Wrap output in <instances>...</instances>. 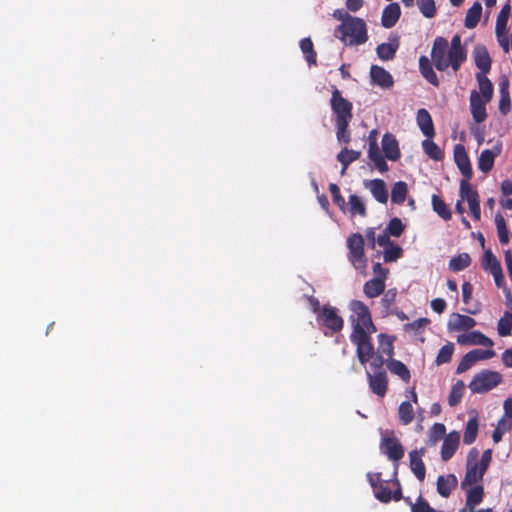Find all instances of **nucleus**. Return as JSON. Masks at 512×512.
Masks as SVG:
<instances>
[{
    "mask_svg": "<svg viewBox=\"0 0 512 512\" xmlns=\"http://www.w3.org/2000/svg\"><path fill=\"white\" fill-rule=\"evenodd\" d=\"M466 59L467 51L462 46L459 34L452 37L450 47L446 38L438 36L434 39L431 60L438 71H445L451 67L454 72H457Z\"/></svg>",
    "mask_w": 512,
    "mask_h": 512,
    "instance_id": "obj_1",
    "label": "nucleus"
},
{
    "mask_svg": "<svg viewBox=\"0 0 512 512\" xmlns=\"http://www.w3.org/2000/svg\"><path fill=\"white\" fill-rule=\"evenodd\" d=\"M330 106L335 116V129L337 141L341 144H349L351 141V132L349 124L353 118L352 103L342 96L341 91L337 87H333Z\"/></svg>",
    "mask_w": 512,
    "mask_h": 512,
    "instance_id": "obj_2",
    "label": "nucleus"
},
{
    "mask_svg": "<svg viewBox=\"0 0 512 512\" xmlns=\"http://www.w3.org/2000/svg\"><path fill=\"white\" fill-rule=\"evenodd\" d=\"M334 36L345 45H362L368 40L366 23L361 18L349 17L337 26Z\"/></svg>",
    "mask_w": 512,
    "mask_h": 512,
    "instance_id": "obj_3",
    "label": "nucleus"
},
{
    "mask_svg": "<svg viewBox=\"0 0 512 512\" xmlns=\"http://www.w3.org/2000/svg\"><path fill=\"white\" fill-rule=\"evenodd\" d=\"M351 311L349 321L351 323V334L361 332H376L377 328L372 320L371 312L368 306L360 300H352L348 306Z\"/></svg>",
    "mask_w": 512,
    "mask_h": 512,
    "instance_id": "obj_4",
    "label": "nucleus"
},
{
    "mask_svg": "<svg viewBox=\"0 0 512 512\" xmlns=\"http://www.w3.org/2000/svg\"><path fill=\"white\" fill-rule=\"evenodd\" d=\"M364 245V238L360 233H353L347 239L348 259L353 267L359 271H364L367 267Z\"/></svg>",
    "mask_w": 512,
    "mask_h": 512,
    "instance_id": "obj_5",
    "label": "nucleus"
},
{
    "mask_svg": "<svg viewBox=\"0 0 512 512\" xmlns=\"http://www.w3.org/2000/svg\"><path fill=\"white\" fill-rule=\"evenodd\" d=\"M374 332L350 334V341L356 346V354L362 365L368 363L374 356V346L371 335Z\"/></svg>",
    "mask_w": 512,
    "mask_h": 512,
    "instance_id": "obj_6",
    "label": "nucleus"
},
{
    "mask_svg": "<svg viewBox=\"0 0 512 512\" xmlns=\"http://www.w3.org/2000/svg\"><path fill=\"white\" fill-rule=\"evenodd\" d=\"M502 381L499 372L484 370L476 374L469 384L472 393H484L492 390Z\"/></svg>",
    "mask_w": 512,
    "mask_h": 512,
    "instance_id": "obj_7",
    "label": "nucleus"
},
{
    "mask_svg": "<svg viewBox=\"0 0 512 512\" xmlns=\"http://www.w3.org/2000/svg\"><path fill=\"white\" fill-rule=\"evenodd\" d=\"M479 451L476 447L470 449L466 460V473L461 482V488L471 486L483 479L485 473H482L481 466L478 463Z\"/></svg>",
    "mask_w": 512,
    "mask_h": 512,
    "instance_id": "obj_8",
    "label": "nucleus"
},
{
    "mask_svg": "<svg viewBox=\"0 0 512 512\" xmlns=\"http://www.w3.org/2000/svg\"><path fill=\"white\" fill-rule=\"evenodd\" d=\"M318 321L332 333L340 332L344 326V320L338 314L337 308L329 305L322 306L318 315Z\"/></svg>",
    "mask_w": 512,
    "mask_h": 512,
    "instance_id": "obj_9",
    "label": "nucleus"
},
{
    "mask_svg": "<svg viewBox=\"0 0 512 512\" xmlns=\"http://www.w3.org/2000/svg\"><path fill=\"white\" fill-rule=\"evenodd\" d=\"M510 11H511L510 4L504 5L497 16L496 25H495V34H496L497 41L505 53H508L509 49H510L509 39L506 36L507 23H508Z\"/></svg>",
    "mask_w": 512,
    "mask_h": 512,
    "instance_id": "obj_10",
    "label": "nucleus"
},
{
    "mask_svg": "<svg viewBox=\"0 0 512 512\" xmlns=\"http://www.w3.org/2000/svg\"><path fill=\"white\" fill-rule=\"evenodd\" d=\"M370 485L373 488L375 497L383 503H388L392 500V490L389 487L391 481H384L381 478V473H369L367 475Z\"/></svg>",
    "mask_w": 512,
    "mask_h": 512,
    "instance_id": "obj_11",
    "label": "nucleus"
},
{
    "mask_svg": "<svg viewBox=\"0 0 512 512\" xmlns=\"http://www.w3.org/2000/svg\"><path fill=\"white\" fill-rule=\"evenodd\" d=\"M367 379L371 391L379 397H384L388 390V378L385 370L374 372L371 374L367 372Z\"/></svg>",
    "mask_w": 512,
    "mask_h": 512,
    "instance_id": "obj_12",
    "label": "nucleus"
},
{
    "mask_svg": "<svg viewBox=\"0 0 512 512\" xmlns=\"http://www.w3.org/2000/svg\"><path fill=\"white\" fill-rule=\"evenodd\" d=\"M454 161L463 175V178L471 179L473 176L471 162L466 149L462 144H457L454 147Z\"/></svg>",
    "mask_w": 512,
    "mask_h": 512,
    "instance_id": "obj_13",
    "label": "nucleus"
},
{
    "mask_svg": "<svg viewBox=\"0 0 512 512\" xmlns=\"http://www.w3.org/2000/svg\"><path fill=\"white\" fill-rule=\"evenodd\" d=\"M382 452L392 461L397 463L404 456V448L395 437H387L381 443Z\"/></svg>",
    "mask_w": 512,
    "mask_h": 512,
    "instance_id": "obj_14",
    "label": "nucleus"
},
{
    "mask_svg": "<svg viewBox=\"0 0 512 512\" xmlns=\"http://www.w3.org/2000/svg\"><path fill=\"white\" fill-rule=\"evenodd\" d=\"M488 102L489 101L482 99L476 90H473L471 92V94H470V110H471L473 119L477 123H482L486 120L487 112H486L485 105Z\"/></svg>",
    "mask_w": 512,
    "mask_h": 512,
    "instance_id": "obj_15",
    "label": "nucleus"
},
{
    "mask_svg": "<svg viewBox=\"0 0 512 512\" xmlns=\"http://www.w3.org/2000/svg\"><path fill=\"white\" fill-rule=\"evenodd\" d=\"M457 342L460 345H480L491 348L494 345L492 339L481 333L480 331H471L458 335Z\"/></svg>",
    "mask_w": 512,
    "mask_h": 512,
    "instance_id": "obj_16",
    "label": "nucleus"
},
{
    "mask_svg": "<svg viewBox=\"0 0 512 512\" xmlns=\"http://www.w3.org/2000/svg\"><path fill=\"white\" fill-rule=\"evenodd\" d=\"M370 78L372 84L384 89H389L394 85L392 75L383 67L378 65H372L370 67Z\"/></svg>",
    "mask_w": 512,
    "mask_h": 512,
    "instance_id": "obj_17",
    "label": "nucleus"
},
{
    "mask_svg": "<svg viewBox=\"0 0 512 512\" xmlns=\"http://www.w3.org/2000/svg\"><path fill=\"white\" fill-rule=\"evenodd\" d=\"M424 453V448H421L419 450H412L409 453L410 469L412 470L415 477L421 482L424 481L426 475L425 464L422 460Z\"/></svg>",
    "mask_w": 512,
    "mask_h": 512,
    "instance_id": "obj_18",
    "label": "nucleus"
},
{
    "mask_svg": "<svg viewBox=\"0 0 512 512\" xmlns=\"http://www.w3.org/2000/svg\"><path fill=\"white\" fill-rule=\"evenodd\" d=\"M365 187L368 188L375 198L381 204H386L388 201V190L384 180L382 179H373L369 181H365Z\"/></svg>",
    "mask_w": 512,
    "mask_h": 512,
    "instance_id": "obj_19",
    "label": "nucleus"
},
{
    "mask_svg": "<svg viewBox=\"0 0 512 512\" xmlns=\"http://www.w3.org/2000/svg\"><path fill=\"white\" fill-rule=\"evenodd\" d=\"M460 442V435L458 432L449 433L441 447V458L443 461H448L455 454Z\"/></svg>",
    "mask_w": 512,
    "mask_h": 512,
    "instance_id": "obj_20",
    "label": "nucleus"
},
{
    "mask_svg": "<svg viewBox=\"0 0 512 512\" xmlns=\"http://www.w3.org/2000/svg\"><path fill=\"white\" fill-rule=\"evenodd\" d=\"M382 149L385 157L397 161L401 157L398 141L394 135L386 133L382 138Z\"/></svg>",
    "mask_w": 512,
    "mask_h": 512,
    "instance_id": "obj_21",
    "label": "nucleus"
},
{
    "mask_svg": "<svg viewBox=\"0 0 512 512\" xmlns=\"http://www.w3.org/2000/svg\"><path fill=\"white\" fill-rule=\"evenodd\" d=\"M476 326V320L470 316L454 313L449 322L448 329L450 331L469 330Z\"/></svg>",
    "mask_w": 512,
    "mask_h": 512,
    "instance_id": "obj_22",
    "label": "nucleus"
},
{
    "mask_svg": "<svg viewBox=\"0 0 512 512\" xmlns=\"http://www.w3.org/2000/svg\"><path fill=\"white\" fill-rule=\"evenodd\" d=\"M501 147L495 146L493 150L485 149L481 152L478 158V168L483 173H488L492 170L495 158L500 154Z\"/></svg>",
    "mask_w": 512,
    "mask_h": 512,
    "instance_id": "obj_23",
    "label": "nucleus"
},
{
    "mask_svg": "<svg viewBox=\"0 0 512 512\" xmlns=\"http://www.w3.org/2000/svg\"><path fill=\"white\" fill-rule=\"evenodd\" d=\"M416 120L424 136H426L427 138L434 137L435 129L433 120L430 113L426 109L421 108L417 111Z\"/></svg>",
    "mask_w": 512,
    "mask_h": 512,
    "instance_id": "obj_24",
    "label": "nucleus"
},
{
    "mask_svg": "<svg viewBox=\"0 0 512 512\" xmlns=\"http://www.w3.org/2000/svg\"><path fill=\"white\" fill-rule=\"evenodd\" d=\"M401 9L398 3H390L387 5L381 17V24L384 28H392L399 20Z\"/></svg>",
    "mask_w": 512,
    "mask_h": 512,
    "instance_id": "obj_25",
    "label": "nucleus"
},
{
    "mask_svg": "<svg viewBox=\"0 0 512 512\" xmlns=\"http://www.w3.org/2000/svg\"><path fill=\"white\" fill-rule=\"evenodd\" d=\"M457 485L458 480L454 474H448L447 476L440 475L437 479V492L442 497L447 498Z\"/></svg>",
    "mask_w": 512,
    "mask_h": 512,
    "instance_id": "obj_26",
    "label": "nucleus"
},
{
    "mask_svg": "<svg viewBox=\"0 0 512 512\" xmlns=\"http://www.w3.org/2000/svg\"><path fill=\"white\" fill-rule=\"evenodd\" d=\"M399 48V39L394 37L389 43H381L376 48L377 56L382 61H389L395 58L396 52Z\"/></svg>",
    "mask_w": 512,
    "mask_h": 512,
    "instance_id": "obj_27",
    "label": "nucleus"
},
{
    "mask_svg": "<svg viewBox=\"0 0 512 512\" xmlns=\"http://www.w3.org/2000/svg\"><path fill=\"white\" fill-rule=\"evenodd\" d=\"M475 65L483 75L491 69V58L484 46H477L474 51Z\"/></svg>",
    "mask_w": 512,
    "mask_h": 512,
    "instance_id": "obj_28",
    "label": "nucleus"
},
{
    "mask_svg": "<svg viewBox=\"0 0 512 512\" xmlns=\"http://www.w3.org/2000/svg\"><path fill=\"white\" fill-rule=\"evenodd\" d=\"M419 70L425 80L435 87L439 86L438 76L433 70L432 63L428 57L423 55L419 58Z\"/></svg>",
    "mask_w": 512,
    "mask_h": 512,
    "instance_id": "obj_29",
    "label": "nucleus"
},
{
    "mask_svg": "<svg viewBox=\"0 0 512 512\" xmlns=\"http://www.w3.org/2000/svg\"><path fill=\"white\" fill-rule=\"evenodd\" d=\"M385 281L380 277H374L367 282H365L363 286V292L368 298H376L382 295L385 291Z\"/></svg>",
    "mask_w": 512,
    "mask_h": 512,
    "instance_id": "obj_30",
    "label": "nucleus"
},
{
    "mask_svg": "<svg viewBox=\"0 0 512 512\" xmlns=\"http://www.w3.org/2000/svg\"><path fill=\"white\" fill-rule=\"evenodd\" d=\"M368 156L370 160L374 163L375 167L381 172L385 173L388 171L389 167L384 156L381 154L377 142L375 140L369 143Z\"/></svg>",
    "mask_w": 512,
    "mask_h": 512,
    "instance_id": "obj_31",
    "label": "nucleus"
},
{
    "mask_svg": "<svg viewBox=\"0 0 512 512\" xmlns=\"http://www.w3.org/2000/svg\"><path fill=\"white\" fill-rule=\"evenodd\" d=\"M398 291L396 288L388 289L386 292L384 291L383 296L381 298L380 304L382 307V315L387 317L391 315L394 309H396V299H397Z\"/></svg>",
    "mask_w": 512,
    "mask_h": 512,
    "instance_id": "obj_32",
    "label": "nucleus"
},
{
    "mask_svg": "<svg viewBox=\"0 0 512 512\" xmlns=\"http://www.w3.org/2000/svg\"><path fill=\"white\" fill-rule=\"evenodd\" d=\"M484 487L482 485H475L467 491L466 494V508L473 510L484 499Z\"/></svg>",
    "mask_w": 512,
    "mask_h": 512,
    "instance_id": "obj_33",
    "label": "nucleus"
},
{
    "mask_svg": "<svg viewBox=\"0 0 512 512\" xmlns=\"http://www.w3.org/2000/svg\"><path fill=\"white\" fill-rule=\"evenodd\" d=\"M387 368L392 374L400 377L401 380L408 383L411 379V374L407 366L400 360L390 359L387 360Z\"/></svg>",
    "mask_w": 512,
    "mask_h": 512,
    "instance_id": "obj_34",
    "label": "nucleus"
},
{
    "mask_svg": "<svg viewBox=\"0 0 512 512\" xmlns=\"http://www.w3.org/2000/svg\"><path fill=\"white\" fill-rule=\"evenodd\" d=\"M481 15H482V5L480 2H475L468 9V11L466 13L465 20H464L465 27L468 29L475 28L481 19Z\"/></svg>",
    "mask_w": 512,
    "mask_h": 512,
    "instance_id": "obj_35",
    "label": "nucleus"
},
{
    "mask_svg": "<svg viewBox=\"0 0 512 512\" xmlns=\"http://www.w3.org/2000/svg\"><path fill=\"white\" fill-rule=\"evenodd\" d=\"M379 347L378 354L387 356L388 358H392L394 354V337H391L387 334L380 333L378 335Z\"/></svg>",
    "mask_w": 512,
    "mask_h": 512,
    "instance_id": "obj_36",
    "label": "nucleus"
},
{
    "mask_svg": "<svg viewBox=\"0 0 512 512\" xmlns=\"http://www.w3.org/2000/svg\"><path fill=\"white\" fill-rule=\"evenodd\" d=\"M427 138L422 142V148L426 155L434 161H441L444 158L442 149L432 140Z\"/></svg>",
    "mask_w": 512,
    "mask_h": 512,
    "instance_id": "obj_37",
    "label": "nucleus"
},
{
    "mask_svg": "<svg viewBox=\"0 0 512 512\" xmlns=\"http://www.w3.org/2000/svg\"><path fill=\"white\" fill-rule=\"evenodd\" d=\"M471 264V257L468 253H460L449 261V269L453 272H459L466 269Z\"/></svg>",
    "mask_w": 512,
    "mask_h": 512,
    "instance_id": "obj_38",
    "label": "nucleus"
},
{
    "mask_svg": "<svg viewBox=\"0 0 512 512\" xmlns=\"http://www.w3.org/2000/svg\"><path fill=\"white\" fill-rule=\"evenodd\" d=\"M408 193L407 183L398 181L394 184L391 191V201L395 204H402L406 200Z\"/></svg>",
    "mask_w": 512,
    "mask_h": 512,
    "instance_id": "obj_39",
    "label": "nucleus"
},
{
    "mask_svg": "<svg viewBox=\"0 0 512 512\" xmlns=\"http://www.w3.org/2000/svg\"><path fill=\"white\" fill-rule=\"evenodd\" d=\"M479 89L482 94V99H485L486 101H491L493 97V84L492 82L482 73H477L476 75Z\"/></svg>",
    "mask_w": 512,
    "mask_h": 512,
    "instance_id": "obj_40",
    "label": "nucleus"
},
{
    "mask_svg": "<svg viewBox=\"0 0 512 512\" xmlns=\"http://www.w3.org/2000/svg\"><path fill=\"white\" fill-rule=\"evenodd\" d=\"M433 210L444 220L448 221L452 218V214L446 203L436 194L432 195Z\"/></svg>",
    "mask_w": 512,
    "mask_h": 512,
    "instance_id": "obj_41",
    "label": "nucleus"
},
{
    "mask_svg": "<svg viewBox=\"0 0 512 512\" xmlns=\"http://www.w3.org/2000/svg\"><path fill=\"white\" fill-rule=\"evenodd\" d=\"M300 48L303 54L305 55L306 61L309 65H316V52L314 50L313 42L310 38H304L300 41Z\"/></svg>",
    "mask_w": 512,
    "mask_h": 512,
    "instance_id": "obj_42",
    "label": "nucleus"
},
{
    "mask_svg": "<svg viewBox=\"0 0 512 512\" xmlns=\"http://www.w3.org/2000/svg\"><path fill=\"white\" fill-rule=\"evenodd\" d=\"M399 421L403 425H408L414 420V410L409 401H404L398 409Z\"/></svg>",
    "mask_w": 512,
    "mask_h": 512,
    "instance_id": "obj_43",
    "label": "nucleus"
},
{
    "mask_svg": "<svg viewBox=\"0 0 512 512\" xmlns=\"http://www.w3.org/2000/svg\"><path fill=\"white\" fill-rule=\"evenodd\" d=\"M361 153L359 151L343 148L337 155V160L347 169L348 166L360 158Z\"/></svg>",
    "mask_w": 512,
    "mask_h": 512,
    "instance_id": "obj_44",
    "label": "nucleus"
},
{
    "mask_svg": "<svg viewBox=\"0 0 512 512\" xmlns=\"http://www.w3.org/2000/svg\"><path fill=\"white\" fill-rule=\"evenodd\" d=\"M477 433H478V421H477V418L474 417V418L469 419L466 424V428H465L464 435H463L464 444H466V445L472 444L477 437Z\"/></svg>",
    "mask_w": 512,
    "mask_h": 512,
    "instance_id": "obj_45",
    "label": "nucleus"
},
{
    "mask_svg": "<svg viewBox=\"0 0 512 512\" xmlns=\"http://www.w3.org/2000/svg\"><path fill=\"white\" fill-rule=\"evenodd\" d=\"M495 224L498 232L499 241L502 245H506L509 243V232L506 226V221L504 217L497 213L495 216Z\"/></svg>",
    "mask_w": 512,
    "mask_h": 512,
    "instance_id": "obj_46",
    "label": "nucleus"
},
{
    "mask_svg": "<svg viewBox=\"0 0 512 512\" xmlns=\"http://www.w3.org/2000/svg\"><path fill=\"white\" fill-rule=\"evenodd\" d=\"M482 267L484 270L494 273L502 269L499 260L493 255L490 250L484 252Z\"/></svg>",
    "mask_w": 512,
    "mask_h": 512,
    "instance_id": "obj_47",
    "label": "nucleus"
},
{
    "mask_svg": "<svg viewBox=\"0 0 512 512\" xmlns=\"http://www.w3.org/2000/svg\"><path fill=\"white\" fill-rule=\"evenodd\" d=\"M465 391L463 381L458 380L453 386L449 394L448 403L451 407L456 406L462 399Z\"/></svg>",
    "mask_w": 512,
    "mask_h": 512,
    "instance_id": "obj_48",
    "label": "nucleus"
},
{
    "mask_svg": "<svg viewBox=\"0 0 512 512\" xmlns=\"http://www.w3.org/2000/svg\"><path fill=\"white\" fill-rule=\"evenodd\" d=\"M512 329V313L506 311L498 321L497 331L501 337H506L511 335Z\"/></svg>",
    "mask_w": 512,
    "mask_h": 512,
    "instance_id": "obj_49",
    "label": "nucleus"
},
{
    "mask_svg": "<svg viewBox=\"0 0 512 512\" xmlns=\"http://www.w3.org/2000/svg\"><path fill=\"white\" fill-rule=\"evenodd\" d=\"M350 213L352 216L358 214L362 217L366 216L367 210L361 198L355 194L349 196Z\"/></svg>",
    "mask_w": 512,
    "mask_h": 512,
    "instance_id": "obj_50",
    "label": "nucleus"
},
{
    "mask_svg": "<svg viewBox=\"0 0 512 512\" xmlns=\"http://www.w3.org/2000/svg\"><path fill=\"white\" fill-rule=\"evenodd\" d=\"M420 13L426 18H433L437 13L434 0H416Z\"/></svg>",
    "mask_w": 512,
    "mask_h": 512,
    "instance_id": "obj_51",
    "label": "nucleus"
},
{
    "mask_svg": "<svg viewBox=\"0 0 512 512\" xmlns=\"http://www.w3.org/2000/svg\"><path fill=\"white\" fill-rule=\"evenodd\" d=\"M454 352V344L449 342L446 345L442 346L436 356V364L438 366L449 363L452 359V355Z\"/></svg>",
    "mask_w": 512,
    "mask_h": 512,
    "instance_id": "obj_52",
    "label": "nucleus"
},
{
    "mask_svg": "<svg viewBox=\"0 0 512 512\" xmlns=\"http://www.w3.org/2000/svg\"><path fill=\"white\" fill-rule=\"evenodd\" d=\"M405 226L403 225L400 218L394 217L392 218L387 227L386 231L394 237H400L402 233L404 232Z\"/></svg>",
    "mask_w": 512,
    "mask_h": 512,
    "instance_id": "obj_53",
    "label": "nucleus"
},
{
    "mask_svg": "<svg viewBox=\"0 0 512 512\" xmlns=\"http://www.w3.org/2000/svg\"><path fill=\"white\" fill-rule=\"evenodd\" d=\"M403 254V250L400 246L398 245H394V243L392 245H390L389 247H387L384 251V261L385 262H395L397 261Z\"/></svg>",
    "mask_w": 512,
    "mask_h": 512,
    "instance_id": "obj_54",
    "label": "nucleus"
},
{
    "mask_svg": "<svg viewBox=\"0 0 512 512\" xmlns=\"http://www.w3.org/2000/svg\"><path fill=\"white\" fill-rule=\"evenodd\" d=\"M329 191L332 195L333 202L340 208V210L345 211L346 202L340 193V189H339L338 185L335 183H331L329 185Z\"/></svg>",
    "mask_w": 512,
    "mask_h": 512,
    "instance_id": "obj_55",
    "label": "nucleus"
},
{
    "mask_svg": "<svg viewBox=\"0 0 512 512\" xmlns=\"http://www.w3.org/2000/svg\"><path fill=\"white\" fill-rule=\"evenodd\" d=\"M411 512H437L430 504L419 495L416 502L411 504Z\"/></svg>",
    "mask_w": 512,
    "mask_h": 512,
    "instance_id": "obj_56",
    "label": "nucleus"
},
{
    "mask_svg": "<svg viewBox=\"0 0 512 512\" xmlns=\"http://www.w3.org/2000/svg\"><path fill=\"white\" fill-rule=\"evenodd\" d=\"M469 354L472 356L475 363H477L480 360H486L491 359L495 356V351L492 349H474L469 351Z\"/></svg>",
    "mask_w": 512,
    "mask_h": 512,
    "instance_id": "obj_57",
    "label": "nucleus"
},
{
    "mask_svg": "<svg viewBox=\"0 0 512 512\" xmlns=\"http://www.w3.org/2000/svg\"><path fill=\"white\" fill-rule=\"evenodd\" d=\"M475 364L472 356L468 353H466L462 359L460 360L456 372L457 374H461L469 370L473 365Z\"/></svg>",
    "mask_w": 512,
    "mask_h": 512,
    "instance_id": "obj_58",
    "label": "nucleus"
},
{
    "mask_svg": "<svg viewBox=\"0 0 512 512\" xmlns=\"http://www.w3.org/2000/svg\"><path fill=\"white\" fill-rule=\"evenodd\" d=\"M511 427V425H507L506 424V421L504 419H501L499 422H498V425L497 427L495 428V430L493 431V434H492V439L495 443H498L501 441L502 439V436L504 434V432L509 429Z\"/></svg>",
    "mask_w": 512,
    "mask_h": 512,
    "instance_id": "obj_59",
    "label": "nucleus"
},
{
    "mask_svg": "<svg viewBox=\"0 0 512 512\" xmlns=\"http://www.w3.org/2000/svg\"><path fill=\"white\" fill-rule=\"evenodd\" d=\"M391 484L395 487V490L392 491V500L400 501L402 499V489L400 481L397 478V465L395 466V471L393 474V479L391 480Z\"/></svg>",
    "mask_w": 512,
    "mask_h": 512,
    "instance_id": "obj_60",
    "label": "nucleus"
},
{
    "mask_svg": "<svg viewBox=\"0 0 512 512\" xmlns=\"http://www.w3.org/2000/svg\"><path fill=\"white\" fill-rule=\"evenodd\" d=\"M511 110L510 94H502L499 99V111L502 115H507Z\"/></svg>",
    "mask_w": 512,
    "mask_h": 512,
    "instance_id": "obj_61",
    "label": "nucleus"
},
{
    "mask_svg": "<svg viewBox=\"0 0 512 512\" xmlns=\"http://www.w3.org/2000/svg\"><path fill=\"white\" fill-rule=\"evenodd\" d=\"M492 460V450L487 449L483 452L480 461L478 460V463L481 466L482 473H486L490 463Z\"/></svg>",
    "mask_w": 512,
    "mask_h": 512,
    "instance_id": "obj_62",
    "label": "nucleus"
},
{
    "mask_svg": "<svg viewBox=\"0 0 512 512\" xmlns=\"http://www.w3.org/2000/svg\"><path fill=\"white\" fill-rule=\"evenodd\" d=\"M371 368L377 372V371H381V370H384L383 369V366L384 364L386 363L387 364V361L385 360L384 356L383 355H380V354H374L373 358L371 359Z\"/></svg>",
    "mask_w": 512,
    "mask_h": 512,
    "instance_id": "obj_63",
    "label": "nucleus"
},
{
    "mask_svg": "<svg viewBox=\"0 0 512 512\" xmlns=\"http://www.w3.org/2000/svg\"><path fill=\"white\" fill-rule=\"evenodd\" d=\"M429 323L427 318H419L412 323H408L405 325L406 330L418 331L424 328Z\"/></svg>",
    "mask_w": 512,
    "mask_h": 512,
    "instance_id": "obj_64",
    "label": "nucleus"
}]
</instances>
